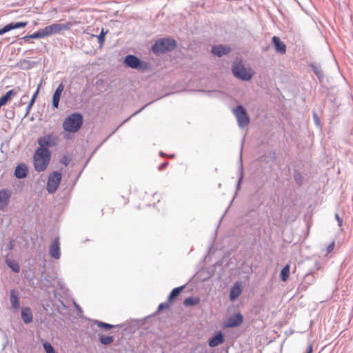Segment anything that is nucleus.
Returning a JSON list of instances; mask_svg holds the SVG:
<instances>
[{
  "mask_svg": "<svg viewBox=\"0 0 353 353\" xmlns=\"http://www.w3.org/2000/svg\"><path fill=\"white\" fill-rule=\"evenodd\" d=\"M83 116L80 112H74L67 116L63 121L62 127L65 132L63 137L70 139L72 136L70 134L77 132L83 126Z\"/></svg>",
  "mask_w": 353,
  "mask_h": 353,
  "instance_id": "1",
  "label": "nucleus"
},
{
  "mask_svg": "<svg viewBox=\"0 0 353 353\" xmlns=\"http://www.w3.org/2000/svg\"><path fill=\"white\" fill-rule=\"evenodd\" d=\"M52 158V152L36 149L33 154V165L36 172H41L46 170Z\"/></svg>",
  "mask_w": 353,
  "mask_h": 353,
  "instance_id": "2",
  "label": "nucleus"
},
{
  "mask_svg": "<svg viewBox=\"0 0 353 353\" xmlns=\"http://www.w3.org/2000/svg\"><path fill=\"white\" fill-rule=\"evenodd\" d=\"M58 143L59 137L57 135L52 132L48 133L37 139V144L39 145V147L37 149L47 152H52L50 148L57 146Z\"/></svg>",
  "mask_w": 353,
  "mask_h": 353,
  "instance_id": "3",
  "label": "nucleus"
},
{
  "mask_svg": "<svg viewBox=\"0 0 353 353\" xmlns=\"http://www.w3.org/2000/svg\"><path fill=\"white\" fill-rule=\"evenodd\" d=\"M176 46L175 40L170 38H162L157 40L152 47L154 54H163L172 51Z\"/></svg>",
  "mask_w": 353,
  "mask_h": 353,
  "instance_id": "4",
  "label": "nucleus"
},
{
  "mask_svg": "<svg viewBox=\"0 0 353 353\" xmlns=\"http://www.w3.org/2000/svg\"><path fill=\"white\" fill-rule=\"evenodd\" d=\"M232 112L234 115L238 126L244 128L250 123V118L246 108L242 104H238L232 108Z\"/></svg>",
  "mask_w": 353,
  "mask_h": 353,
  "instance_id": "5",
  "label": "nucleus"
},
{
  "mask_svg": "<svg viewBox=\"0 0 353 353\" xmlns=\"http://www.w3.org/2000/svg\"><path fill=\"white\" fill-rule=\"evenodd\" d=\"M123 63L131 68L141 71H146L150 69V64L148 62L143 61L134 55H127Z\"/></svg>",
  "mask_w": 353,
  "mask_h": 353,
  "instance_id": "6",
  "label": "nucleus"
},
{
  "mask_svg": "<svg viewBox=\"0 0 353 353\" xmlns=\"http://www.w3.org/2000/svg\"><path fill=\"white\" fill-rule=\"evenodd\" d=\"M190 91H199L201 92L203 95L210 98H218L225 102H234L238 103V101L235 99L232 96L225 94L221 90H190Z\"/></svg>",
  "mask_w": 353,
  "mask_h": 353,
  "instance_id": "7",
  "label": "nucleus"
},
{
  "mask_svg": "<svg viewBox=\"0 0 353 353\" xmlns=\"http://www.w3.org/2000/svg\"><path fill=\"white\" fill-rule=\"evenodd\" d=\"M62 180V173L59 170L52 171L48 176L46 190L48 194L54 193Z\"/></svg>",
  "mask_w": 353,
  "mask_h": 353,
  "instance_id": "8",
  "label": "nucleus"
},
{
  "mask_svg": "<svg viewBox=\"0 0 353 353\" xmlns=\"http://www.w3.org/2000/svg\"><path fill=\"white\" fill-rule=\"evenodd\" d=\"M232 72L235 77L242 80H250L253 74L251 68H247L241 63H235L232 67Z\"/></svg>",
  "mask_w": 353,
  "mask_h": 353,
  "instance_id": "9",
  "label": "nucleus"
},
{
  "mask_svg": "<svg viewBox=\"0 0 353 353\" xmlns=\"http://www.w3.org/2000/svg\"><path fill=\"white\" fill-rule=\"evenodd\" d=\"M184 90H176L173 92H166V90H150V92L148 93V99H151L150 101L154 103L162 98L180 94Z\"/></svg>",
  "mask_w": 353,
  "mask_h": 353,
  "instance_id": "10",
  "label": "nucleus"
},
{
  "mask_svg": "<svg viewBox=\"0 0 353 353\" xmlns=\"http://www.w3.org/2000/svg\"><path fill=\"white\" fill-rule=\"evenodd\" d=\"M72 22H68L66 23H53L44 28L46 36H50L52 34H58L62 31L68 30L72 26Z\"/></svg>",
  "mask_w": 353,
  "mask_h": 353,
  "instance_id": "11",
  "label": "nucleus"
},
{
  "mask_svg": "<svg viewBox=\"0 0 353 353\" xmlns=\"http://www.w3.org/2000/svg\"><path fill=\"white\" fill-rule=\"evenodd\" d=\"M243 321L244 316L240 312L233 313L224 323L223 328L238 327L243 323Z\"/></svg>",
  "mask_w": 353,
  "mask_h": 353,
  "instance_id": "12",
  "label": "nucleus"
},
{
  "mask_svg": "<svg viewBox=\"0 0 353 353\" xmlns=\"http://www.w3.org/2000/svg\"><path fill=\"white\" fill-rule=\"evenodd\" d=\"M225 341V335L221 330L215 331L208 339V344L210 347H216Z\"/></svg>",
  "mask_w": 353,
  "mask_h": 353,
  "instance_id": "13",
  "label": "nucleus"
},
{
  "mask_svg": "<svg viewBox=\"0 0 353 353\" xmlns=\"http://www.w3.org/2000/svg\"><path fill=\"white\" fill-rule=\"evenodd\" d=\"M243 291V283L241 281H235L232 285L230 293L229 300L234 302L241 295Z\"/></svg>",
  "mask_w": 353,
  "mask_h": 353,
  "instance_id": "14",
  "label": "nucleus"
},
{
  "mask_svg": "<svg viewBox=\"0 0 353 353\" xmlns=\"http://www.w3.org/2000/svg\"><path fill=\"white\" fill-rule=\"evenodd\" d=\"M49 255L52 259L58 260L61 257V248L59 237H56L49 246Z\"/></svg>",
  "mask_w": 353,
  "mask_h": 353,
  "instance_id": "15",
  "label": "nucleus"
},
{
  "mask_svg": "<svg viewBox=\"0 0 353 353\" xmlns=\"http://www.w3.org/2000/svg\"><path fill=\"white\" fill-rule=\"evenodd\" d=\"M12 196V191L8 188L0 190V210H4L8 205Z\"/></svg>",
  "mask_w": 353,
  "mask_h": 353,
  "instance_id": "16",
  "label": "nucleus"
},
{
  "mask_svg": "<svg viewBox=\"0 0 353 353\" xmlns=\"http://www.w3.org/2000/svg\"><path fill=\"white\" fill-rule=\"evenodd\" d=\"M315 281V276L312 271L308 272L304 275L301 283L299 285L297 291L301 292L305 291L309 285H312Z\"/></svg>",
  "mask_w": 353,
  "mask_h": 353,
  "instance_id": "17",
  "label": "nucleus"
},
{
  "mask_svg": "<svg viewBox=\"0 0 353 353\" xmlns=\"http://www.w3.org/2000/svg\"><path fill=\"white\" fill-rule=\"evenodd\" d=\"M29 168L25 163H20L17 165L14 170V176L17 179H22L28 175Z\"/></svg>",
  "mask_w": 353,
  "mask_h": 353,
  "instance_id": "18",
  "label": "nucleus"
},
{
  "mask_svg": "<svg viewBox=\"0 0 353 353\" xmlns=\"http://www.w3.org/2000/svg\"><path fill=\"white\" fill-rule=\"evenodd\" d=\"M81 317L83 319L92 322L94 325H97L99 328H100L104 331H108L114 327L119 326V325H112V324H110L108 323H105V322H103V321H101L99 320L92 319L88 317H86L84 315H81Z\"/></svg>",
  "mask_w": 353,
  "mask_h": 353,
  "instance_id": "19",
  "label": "nucleus"
},
{
  "mask_svg": "<svg viewBox=\"0 0 353 353\" xmlns=\"http://www.w3.org/2000/svg\"><path fill=\"white\" fill-rule=\"evenodd\" d=\"M3 259L5 263L14 273L17 274L20 272L21 268L19 263L14 259H10L8 253L3 256Z\"/></svg>",
  "mask_w": 353,
  "mask_h": 353,
  "instance_id": "20",
  "label": "nucleus"
},
{
  "mask_svg": "<svg viewBox=\"0 0 353 353\" xmlns=\"http://www.w3.org/2000/svg\"><path fill=\"white\" fill-rule=\"evenodd\" d=\"M21 316L25 324H30L33 321L32 312L29 307H23L21 308Z\"/></svg>",
  "mask_w": 353,
  "mask_h": 353,
  "instance_id": "21",
  "label": "nucleus"
},
{
  "mask_svg": "<svg viewBox=\"0 0 353 353\" xmlns=\"http://www.w3.org/2000/svg\"><path fill=\"white\" fill-rule=\"evenodd\" d=\"M28 25L27 21H20L17 23H10L6 26H4L2 29H0V34H3L8 31H10L14 29L22 28L26 27Z\"/></svg>",
  "mask_w": 353,
  "mask_h": 353,
  "instance_id": "22",
  "label": "nucleus"
},
{
  "mask_svg": "<svg viewBox=\"0 0 353 353\" xmlns=\"http://www.w3.org/2000/svg\"><path fill=\"white\" fill-rule=\"evenodd\" d=\"M272 43L274 44L277 52L281 54H285L286 46L278 37L274 36L272 37Z\"/></svg>",
  "mask_w": 353,
  "mask_h": 353,
  "instance_id": "23",
  "label": "nucleus"
},
{
  "mask_svg": "<svg viewBox=\"0 0 353 353\" xmlns=\"http://www.w3.org/2000/svg\"><path fill=\"white\" fill-rule=\"evenodd\" d=\"M230 51H231V48H230V47H229L228 46H221V45L215 46L212 49V52L218 57H221L224 54H227Z\"/></svg>",
  "mask_w": 353,
  "mask_h": 353,
  "instance_id": "24",
  "label": "nucleus"
},
{
  "mask_svg": "<svg viewBox=\"0 0 353 353\" xmlns=\"http://www.w3.org/2000/svg\"><path fill=\"white\" fill-rule=\"evenodd\" d=\"M10 301L14 310H18L20 307L19 297L14 289L10 290Z\"/></svg>",
  "mask_w": 353,
  "mask_h": 353,
  "instance_id": "25",
  "label": "nucleus"
},
{
  "mask_svg": "<svg viewBox=\"0 0 353 353\" xmlns=\"http://www.w3.org/2000/svg\"><path fill=\"white\" fill-rule=\"evenodd\" d=\"M188 283L183 285L173 288L168 294V296L167 298L169 302L172 303L174 301V299H176L180 295V294L185 289Z\"/></svg>",
  "mask_w": 353,
  "mask_h": 353,
  "instance_id": "26",
  "label": "nucleus"
},
{
  "mask_svg": "<svg viewBox=\"0 0 353 353\" xmlns=\"http://www.w3.org/2000/svg\"><path fill=\"white\" fill-rule=\"evenodd\" d=\"M63 90H54L52 98V107L53 109H58L59 105L60 99Z\"/></svg>",
  "mask_w": 353,
  "mask_h": 353,
  "instance_id": "27",
  "label": "nucleus"
},
{
  "mask_svg": "<svg viewBox=\"0 0 353 353\" xmlns=\"http://www.w3.org/2000/svg\"><path fill=\"white\" fill-rule=\"evenodd\" d=\"M201 302V298L199 296H188L185 298L183 301V305L185 307H192L199 304Z\"/></svg>",
  "mask_w": 353,
  "mask_h": 353,
  "instance_id": "28",
  "label": "nucleus"
},
{
  "mask_svg": "<svg viewBox=\"0 0 353 353\" xmlns=\"http://www.w3.org/2000/svg\"><path fill=\"white\" fill-rule=\"evenodd\" d=\"M290 274V265L285 264L280 272V279L283 282H285L289 279Z\"/></svg>",
  "mask_w": 353,
  "mask_h": 353,
  "instance_id": "29",
  "label": "nucleus"
},
{
  "mask_svg": "<svg viewBox=\"0 0 353 353\" xmlns=\"http://www.w3.org/2000/svg\"><path fill=\"white\" fill-rule=\"evenodd\" d=\"M242 150H243V144L241 145V148L239 154V166H238V170H237V178L244 179V168H243V163L242 159Z\"/></svg>",
  "mask_w": 353,
  "mask_h": 353,
  "instance_id": "30",
  "label": "nucleus"
},
{
  "mask_svg": "<svg viewBox=\"0 0 353 353\" xmlns=\"http://www.w3.org/2000/svg\"><path fill=\"white\" fill-rule=\"evenodd\" d=\"M38 284L41 288L44 287L46 288H50L52 285L51 281L43 272L38 280Z\"/></svg>",
  "mask_w": 353,
  "mask_h": 353,
  "instance_id": "31",
  "label": "nucleus"
},
{
  "mask_svg": "<svg viewBox=\"0 0 353 353\" xmlns=\"http://www.w3.org/2000/svg\"><path fill=\"white\" fill-rule=\"evenodd\" d=\"M98 338L99 342L104 345H108L114 342V336H108L101 333L98 334Z\"/></svg>",
  "mask_w": 353,
  "mask_h": 353,
  "instance_id": "32",
  "label": "nucleus"
},
{
  "mask_svg": "<svg viewBox=\"0 0 353 353\" xmlns=\"http://www.w3.org/2000/svg\"><path fill=\"white\" fill-rule=\"evenodd\" d=\"M15 94L16 92L14 90H9L6 94L0 97V103L3 105V106L6 105Z\"/></svg>",
  "mask_w": 353,
  "mask_h": 353,
  "instance_id": "33",
  "label": "nucleus"
},
{
  "mask_svg": "<svg viewBox=\"0 0 353 353\" xmlns=\"http://www.w3.org/2000/svg\"><path fill=\"white\" fill-rule=\"evenodd\" d=\"M311 68L319 78V81H321L324 78V74L321 65L316 63H314L311 64Z\"/></svg>",
  "mask_w": 353,
  "mask_h": 353,
  "instance_id": "34",
  "label": "nucleus"
},
{
  "mask_svg": "<svg viewBox=\"0 0 353 353\" xmlns=\"http://www.w3.org/2000/svg\"><path fill=\"white\" fill-rule=\"evenodd\" d=\"M40 90H35L34 92L33 93L28 105L26 106L25 117H26L30 113V111L32 109V107L34 103L35 100L40 92Z\"/></svg>",
  "mask_w": 353,
  "mask_h": 353,
  "instance_id": "35",
  "label": "nucleus"
},
{
  "mask_svg": "<svg viewBox=\"0 0 353 353\" xmlns=\"http://www.w3.org/2000/svg\"><path fill=\"white\" fill-rule=\"evenodd\" d=\"M293 177L296 182V183L299 186H301L304 183V177L302 175L301 172L297 170L294 169L293 172Z\"/></svg>",
  "mask_w": 353,
  "mask_h": 353,
  "instance_id": "36",
  "label": "nucleus"
},
{
  "mask_svg": "<svg viewBox=\"0 0 353 353\" xmlns=\"http://www.w3.org/2000/svg\"><path fill=\"white\" fill-rule=\"evenodd\" d=\"M171 302H169V301L167 299L166 301L165 302H163V303H161L158 307H157V309L156 310V312H154L153 313V316L157 314H159L161 312H162L163 310H167V309H169L170 307V305H171Z\"/></svg>",
  "mask_w": 353,
  "mask_h": 353,
  "instance_id": "37",
  "label": "nucleus"
},
{
  "mask_svg": "<svg viewBox=\"0 0 353 353\" xmlns=\"http://www.w3.org/2000/svg\"><path fill=\"white\" fill-rule=\"evenodd\" d=\"M46 37H47V36L45 32L44 28H43V29L39 30L38 31L34 32L33 34H32L30 35L25 37L24 38L25 39H27V38L38 39V38H43Z\"/></svg>",
  "mask_w": 353,
  "mask_h": 353,
  "instance_id": "38",
  "label": "nucleus"
},
{
  "mask_svg": "<svg viewBox=\"0 0 353 353\" xmlns=\"http://www.w3.org/2000/svg\"><path fill=\"white\" fill-rule=\"evenodd\" d=\"M42 345L43 347L46 352V353H57L52 345L47 341H42Z\"/></svg>",
  "mask_w": 353,
  "mask_h": 353,
  "instance_id": "39",
  "label": "nucleus"
},
{
  "mask_svg": "<svg viewBox=\"0 0 353 353\" xmlns=\"http://www.w3.org/2000/svg\"><path fill=\"white\" fill-rule=\"evenodd\" d=\"M15 248V240L13 238L8 239V243L6 245L5 250L10 252Z\"/></svg>",
  "mask_w": 353,
  "mask_h": 353,
  "instance_id": "40",
  "label": "nucleus"
},
{
  "mask_svg": "<svg viewBox=\"0 0 353 353\" xmlns=\"http://www.w3.org/2000/svg\"><path fill=\"white\" fill-rule=\"evenodd\" d=\"M107 33H108V31H104V30L102 29L99 35L97 36V39L100 44V48H101L104 44L105 36Z\"/></svg>",
  "mask_w": 353,
  "mask_h": 353,
  "instance_id": "41",
  "label": "nucleus"
},
{
  "mask_svg": "<svg viewBox=\"0 0 353 353\" xmlns=\"http://www.w3.org/2000/svg\"><path fill=\"white\" fill-rule=\"evenodd\" d=\"M59 161L61 164L64 165L65 166H68L71 161V158H70L67 154H64L60 159Z\"/></svg>",
  "mask_w": 353,
  "mask_h": 353,
  "instance_id": "42",
  "label": "nucleus"
},
{
  "mask_svg": "<svg viewBox=\"0 0 353 353\" xmlns=\"http://www.w3.org/2000/svg\"><path fill=\"white\" fill-rule=\"evenodd\" d=\"M277 158V153L275 149H272L270 151V161L269 162L274 163Z\"/></svg>",
  "mask_w": 353,
  "mask_h": 353,
  "instance_id": "43",
  "label": "nucleus"
},
{
  "mask_svg": "<svg viewBox=\"0 0 353 353\" xmlns=\"http://www.w3.org/2000/svg\"><path fill=\"white\" fill-rule=\"evenodd\" d=\"M152 103H153V101H150L148 103H147L146 104H145L143 107H141L140 109H139L138 110H137L136 112H134L133 114H132L130 115V117H135L136 115H137L138 114L141 113L145 108H147L148 106H149L150 105H151Z\"/></svg>",
  "mask_w": 353,
  "mask_h": 353,
  "instance_id": "44",
  "label": "nucleus"
},
{
  "mask_svg": "<svg viewBox=\"0 0 353 353\" xmlns=\"http://www.w3.org/2000/svg\"><path fill=\"white\" fill-rule=\"evenodd\" d=\"M243 183V179H238L235 185V196L237 194L238 192L241 190L242 184Z\"/></svg>",
  "mask_w": 353,
  "mask_h": 353,
  "instance_id": "45",
  "label": "nucleus"
},
{
  "mask_svg": "<svg viewBox=\"0 0 353 353\" xmlns=\"http://www.w3.org/2000/svg\"><path fill=\"white\" fill-rule=\"evenodd\" d=\"M312 117H313V119H314V124L317 126V127H320L321 126V121H320V119L319 117H318L316 112L315 111H313L312 112Z\"/></svg>",
  "mask_w": 353,
  "mask_h": 353,
  "instance_id": "46",
  "label": "nucleus"
},
{
  "mask_svg": "<svg viewBox=\"0 0 353 353\" xmlns=\"http://www.w3.org/2000/svg\"><path fill=\"white\" fill-rule=\"evenodd\" d=\"M74 307H75L76 310L79 313V317L81 318V316L83 315L82 314H83V310H82L81 307L79 304H77L74 301Z\"/></svg>",
  "mask_w": 353,
  "mask_h": 353,
  "instance_id": "47",
  "label": "nucleus"
},
{
  "mask_svg": "<svg viewBox=\"0 0 353 353\" xmlns=\"http://www.w3.org/2000/svg\"><path fill=\"white\" fill-rule=\"evenodd\" d=\"M169 165V162L167 161H163L158 166V170L161 171L165 170Z\"/></svg>",
  "mask_w": 353,
  "mask_h": 353,
  "instance_id": "48",
  "label": "nucleus"
},
{
  "mask_svg": "<svg viewBox=\"0 0 353 353\" xmlns=\"http://www.w3.org/2000/svg\"><path fill=\"white\" fill-rule=\"evenodd\" d=\"M335 219L336 220L338 223V225L339 227H342L343 225V219L340 217L339 214L338 213H336L334 215Z\"/></svg>",
  "mask_w": 353,
  "mask_h": 353,
  "instance_id": "49",
  "label": "nucleus"
},
{
  "mask_svg": "<svg viewBox=\"0 0 353 353\" xmlns=\"http://www.w3.org/2000/svg\"><path fill=\"white\" fill-rule=\"evenodd\" d=\"M59 286L63 294H66L68 292V288H66L63 283H59Z\"/></svg>",
  "mask_w": 353,
  "mask_h": 353,
  "instance_id": "50",
  "label": "nucleus"
},
{
  "mask_svg": "<svg viewBox=\"0 0 353 353\" xmlns=\"http://www.w3.org/2000/svg\"><path fill=\"white\" fill-rule=\"evenodd\" d=\"M334 245H335V243L334 241L332 242L331 243H330L327 247V252L330 253L331 252H332V250H334Z\"/></svg>",
  "mask_w": 353,
  "mask_h": 353,
  "instance_id": "51",
  "label": "nucleus"
},
{
  "mask_svg": "<svg viewBox=\"0 0 353 353\" xmlns=\"http://www.w3.org/2000/svg\"><path fill=\"white\" fill-rule=\"evenodd\" d=\"M121 126H120V125H119L117 126V128H116L110 134V135L103 141V142L101 143H103V142H105L110 137H111L112 134H114Z\"/></svg>",
  "mask_w": 353,
  "mask_h": 353,
  "instance_id": "52",
  "label": "nucleus"
},
{
  "mask_svg": "<svg viewBox=\"0 0 353 353\" xmlns=\"http://www.w3.org/2000/svg\"><path fill=\"white\" fill-rule=\"evenodd\" d=\"M58 301L60 303L61 305V308L63 310H67V305L65 304V303L63 302V301L62 300V299L59 298L58 299Z\"/></svg>",
  "mask_w": 353,
  "mask_h": 353,
  "instance_id": "53",
  "label": "nucleus"
},
{
  "mask_svg": "<svg viewBox=\"0 0 353 353\" xmlns=\"http://www.w3.org/2000/svg\"><path fill=\"white\" fill-rule=\"evenodd\" d=\"M90 158H91V156H90V157L88 159V160L86 161V162H85V165H84L83 168H82V170L80 171V172L79 173L78 176H77V178H76V181H77V180H78V179L79 178L80 175L81 174V173H82V172H83V169L85 168V167L87 165V164H88V161H90Z\"/></svg>",
  "mask_w": 353,
  "mask_h": 353,
  "instance_id": "54",
  "label": "nucleus"
},
{
  "mask_svg": "<svg viewBox=\"0 0 353 353\" xmlns=\"http://www.w3.org/2000/svg\"><path fill=\"white\" fill-rule=\"evenodd\" d=\"M312 352H313V345H312V344L310 343L307 345L306 352L305 353H312Z\"/></svg>",
  "mask_w": 353,
  "mask_h": 353,
  "instance_id": "55",
  "label": "nucleus"
},
{
  "mask_svg": "<svg viewBox=\"0 0 353 353\" xmlns=\"http://www.w3.org/2000/svg\"><path fill=\"white\" fill-rule=\"evenodd\" d=\"M312 352H313V345H312V344L310 343L307 345L306 352L305 353H312Z\"/></svg>",
  "mask_w": 353,
  "mask_h": 353,
  "instance_id": "56",
  "label": "nucleus"
},
{
  "mask_svg": "<svg viewBox=\"0 0 353 353\" xmlns=\"http://www.w3.org/2000/svg\"><path fill=\"white\" fill-rule=\"evenodd\" d=\"M53 296L54 297V299H57L61 298V296L59 294V293L57 292V290H53Z\"/></svg>",
  "mask_w": 353,
  "mask_h": 353,
  "instance_id": "57",
  "label": "nucleus"
},
{
  "mask_svg": "<svg viewBox=\"0 0 353 353\" xmlns=\"http://www.w3.org/2000/svg\"><path fill=\"white\" fill-rule=\"evenodd\" d=\"M39 285L38 283L35 284L34 282L33 281V279L31 278L30 279V285L32 287V288H36L37 285Z\"/></svg>",
  "mask_w": 353,
  "mask_h": 353,
  "instance_id": "58",
  "label": "nucleus"
},
{
  "mask_svg": "<svg viewBox=\"0 0 353 353\" xmlns=\"http://www.w3.org/2000/svg\"><path fill=\"white\" fill-rule=\"evenodd\" d=\"M314 266L317 270H320L321 268V263L319 261L315 262Z\"/></svg>",
  "mask_w": 353,
  "mask_h": 353,
  "instance_id": "59",
  "label": "nucleus"
},
{
  "mask_svg": "<svg viewBox=\"0 0 353 353\" xmlns=\"http://www.w3.org/2000/svg\"><path fill=\"white\" fill-rule=\"evenodd\" d=\"M132 117H130V116L129 117H128L127 119H125L124 121H123V122L121 123H120V126H122L124 123H127L128 121H130V119H131Z\"/></svg>",
  "mask_w": 353,
  "mask_h": 353,
  "instance_id": "60",
  "label": "nucleus"
},
{
  "mask_svg": "<svg viewBox=\"0 0 353 353\" xmlns=\"http://www.w3.org/2000/svg\"><path fill=\"white\" fill-rule=\"evenodd\" d=\"M159 156L161 157H167L168 155L163 151H160L159 153Z\"/></svg>",
  "mask_w": 353,
  "mask_h": 353,
  "instance_id": "61",
  "label": "nucleus"
},
{
  "mask_svg": "<svg viewBox=\"0 0 353 353\" xmlns=\"http://www.w3.org/2000/svg\"><path fill=\"white\" fill-rule=\"evenodd\" d=\"M212 248V245H211L209 247L208 250V254L204 256V259L207 257L208 254H210Z\"/></svg>",
  "mask_w": 353,
  "mask_h": 353,
  "instance_id": "62",
  "label": "nucleus"
},
{
  "mask_svg": "<svg viewBox=\"0 0 353 353\" xmlns=\"http://www.w3.org/2000/svg\"><path fill=\"white\" fill-rule=\"evenodd\" d=\"M168 156L170 158L173 159V158H174V157H175V154H169V155H168Z\"/></svg>",
  "mask_w": 353,
  "mask_h": 353,
  "instance_id": "63",
  "label": "nucleus"
},
{
  "mask_svg": "<svg viewBox=\"0 0 353 353\" xmlns=\"http://www.w3.org/2000/svg\"><path fill=\"white\" fill-rule=\"evenodd\" d=\"M57 88H58V89L63 88V85H62V84H60Z\"/></svg>",
  "mask_w": 353,
  "mask_h": 353,
  "instance_id": "64",
  "label": "nucleus"
}]
</instances>
